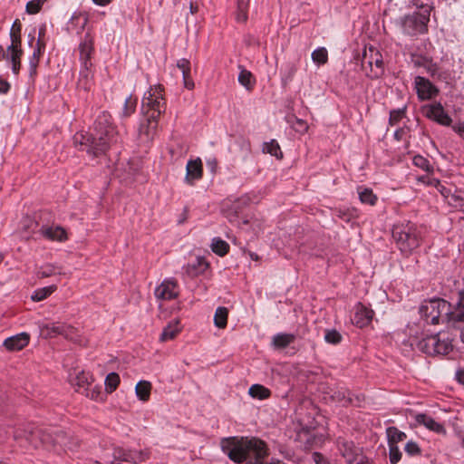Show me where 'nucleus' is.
I'll return each mask as SVG.
<instances>
[{"label":"nucleus","mask_w":464,"mask_h":464,"mask_svg":"<svg viewBox=\"0 0 464 464\" xmlns=\"http://www.w3.org/2000/svg\"><path fill=\"white\" fill-rule=\"evenodd\" d=\"M45 51V47L41 44L40 46L35 45L32 56L29 58V69H30V77L34 78L37 73V67L40 62L41 57L43 56Z\"/></svg>","instance_id":"obj_29"},{"label":"nucleus","mask_w":464,"mask_h":464,"mask_svg":"<svg viewBox=\"0 0 464 464\" xmlns=\"http://www.w3.org/2000/svg\"><path fill=\"white\" fill-rule=\"evenodd\" d=\"M56 289L57 286L55 285L38 288L34 292L32 299L35 302L43 301L50 296Z\"/></svg>","instance_id":"obj_41"},{"label":"nucleus","mask_w":464,"mask_h":464,"mask_svg":"<svg viewBox=\"0 0 464 464\" xmlns=\"http://www.w3.org/2000/svg\"><path fill=\"white\" fill-rule=\"evenodd\" d=\"M177 67L182 72V74L188 71H190V62L188 59L182 58L178 60Z\"/></svg>","instance_id":"obj_61"},{"label":"nucleus","mask_w":464,"mask_h":464,"mask_svg":"<svg viewBox=\"0 0 464 464\" xmlns=\"http://www.w3.org/2000/svg\"><path fill=\"white\" fill-rule=\"evenodd\" d=\"M359 199L362 204L374 206L378 200L377 196L373 193L372 188L359 187L358 188Z\"/></svg>","instance_id":"obj_35"},{"label":"nucleus","mask_w":464,"mask_h":464,"mask_svg":"<svg viewBox=\"0 0 464 464\" xmlns=\"http://www.w3.org/2000/svg\"><path fill=\"white\" fill-rule=\"evenodd\" d=\"M440 342V334L427 336L418 343V348L422 353L434 356L436 355V344Z\"/></svg>","instance_id":"obj_23"},{"label":"nucleus","mask_w":464,"mask_h":464,"mask_svg":"<svg viewBox=\"0 0 464 464\" xmlns=\"http://www.w3.org/2000/svg\"><path fill=\"white\" fill-rule=\"evenodd\" d=\"M337 447L346 464H354L362 456V449L351 440L339 438Z\"/></svg>","instance_id":"obj_11"},{"label":"nucleus","mask_w":464,"mask_h":464,"mask_svg":"<svg viewBox=\"0 0 464 464\" xmlns=\"http://www.w3.org/2000/svg\"><path fill=\"white\" fill-rule=\"evenodd\" d=\"M333 398L344 406L352 403L351 392L346 389L336 391Z\"/></svg>","instance_id":"obj_48"},{"label":"nucleus","mask_w":464,"mask_h":464,"mask_svg":"<svg viewBox=\"0 0 464 464\" xmlns=\"http://www.w3.org/2000/svg\"><path fill=\"white\" fill-rule=\"evenodd\" d=\"M59 273L60 272L57 271V268L54 266L47 264L39 267L36 275L38 278H45Z\"/></svg>","instance_id":"obj_49"},{"label":"nucleus","mask_w":464,"mask_h":464,"mask_svg":"<svg viewBox=\"0 0 464 464\" xmlns=\"http://www.w3.org/2000/svg\"><path fill=\"white\" fill-rule=\"evenodd\" d=\"M406 108L392 110L390 112L389 118V125L395 126L397 125L402 118L405 116Z\"/></svg>","instance_id":"obj_50"},{"label":"nucleus","mask_w":464,"mask_h":464,"mask_svg":"<svg viewBox=\"0 0 464 464\" xmlns=\"http://www.w3.org/2000/svg\"><path fill=\"white\" fill-rule=\"evenodd\" d=\"M248 394L253 399L266 400L271 396V391L261 384H253L248 390Z\"/></svg>","instance_id":"obj_37"},{"label":"nucleus","mask_w":464,"mask_h":464,"mask_svg":"<svg viewBox=\"0 0 464 464\" xmlns=\"http://www.w3.org/2000/svg\"><path fill=\"white\" fill-rule=\"evenodd\" d=\"M386 434L388 438V445H397L398 442H401L407 438L405 432L400 430L394 426L388 427L386 429Z\"/></svg>","instance_id":"obj_33"},{"label":"nucleus","mask_w":464,"mask_h":464,"mask_svg":"<svg viewBox=\"0 0 464 464\" xmlns=\"http://www.w3.org/2000/svg\"><path fill=\"white\" fill-rule=\"evenodd\" d=\"M92 376L89 372L82 371L76 374L72 384L75 386L76 392L84 394L89 391V387L92 386Z\"/></svg>","instance_id":"obj_22"},{"label":"nucleus","mask_w":464,"mask_h":464,"mask_svg":"<svg viewBox=\"0 0 464 464\" xmlns=\"http://www.w3.org/2000/svg\"><path fill=\"white\" fill-rule=\"evenodd\" d=\"M266 443L257 438L229 437L221 440L222 451L234 462L254 460Z\"/></svg>","instance_id":"obj_4"},{"label":"nucleus","mask_w":464,"mask_h":464,"mask_svg":"<svg viewBox=\"0 0 464 464\" xmlns=\"http://www.w3.org/2000/svg\"><path fill=\"white\" fill-rule=\"evenodd\" d=\"M260 454L254 459V460H248V463L246 464H284L282 461L278 459H271L270 461L266 460V458L268 455L267 447L265 444L263 450H260Z\"/></svg>","instance_id":"obj_43"},{"label":"nucleus","mask_w":464,"mask_h":464,"mask_svg":"<svg viewBox=\"0 0 464 464\" xmlns=\"http://www.w3.org/2000/svg\"><path fill=\"white\" fill-rule=\"evenodd\" d=\"M313 460L315 464H330L328 459L320 452L313 453Z\"/></svg>","instance_id":"obj_62"},{"label":"nucleus","mask_w":464,"mask_h":464,"mask_svg":"<svg viewBox=\"0 0 464 464\" xmlns=\"http://www.w3.org/2000/svg\"><path fill=\"white\" fill-rule=\"evenodd\" d=\"M179 292L177 280L168 278L163 280L162 283L156 287L154 294L159 300L169 301L177 298Z\"/></svg>","instance_id":"obj_12"},{"label":"nucleus","mask_w":464,"mask_h":464,"mask_svg":"<svg viewBox=\"0 0 464 464\" xmlns=\"http://www.w3.org/2000/svg\"><path fill=\"white\" fill-rule=\"evenodd\" d=\"M425 116L442 126H450L452 119L445 111L440 102H434L424 107Z\"/></svg>","instance_id":"obj_13"},{"label":"nucleus","mask_w":464,"mask_h":464,"mask_svg":"<svg viewBox=\"0 0 464 464\" xmlns=\"http://www.w3.org/2000/svg\"><path fill=\"white\" fill-rule=\"evenodd\" d=\"M237 20L240 23L247 20V5L243 0L237 2Z\"/></svg>","instance_id":"obj_52"},{"label":"nucleus","mask_w":464,"mask_h":464,"mask_svg":"<svg viewBox=\"0 0 464 464\" xmlns=\"http://www.w3.org/2000/svg\"><path fill=\"white\" fill-rule=\"evenodd\" d=\"M389 459L392 464H396L401 460V452L397 445H389Z\"/></svg>","instance_id":"obj_54"},{"label":"nucleus","mask_w":464,"mask_h":464,"mask_svg":"<svg viewBox=\"0 0 464 464\" xmlns=\"http://www.w3.org/2000/svg\"><path fill=\"white\" fill-rule=\"evenodd\" d=\"M208 268V263L204 257H197L195 261L183 267L186 275L191 278L205 273Z\"/></svg>","instance_id":"obj_20"},{"label":"nucleus","mask_w":464,"mask_h":464,"mask_svg":"<svg viewBox=\"0 0 464 464\" xmlns=\"http://www.w3.org/2000/svg\"><path fill=\"white\" fill-rule=\"evenodd\" d=\"M297 71V62H287L285 64H284L280 71L282 84L284 86L289 84L293 81Z\"/></svg>","instance_id":"obj_26"},{"label":"nucleus","mask_w":464,"mask_h":464,"mask_svg":"<svg viewBox=\"0 0 464 464\" xmlns=\"http://www.w3.org/2000/svg\"><path fill=\"white\" fill-rule=\"evenodd\" d=\"M203 176V165L199 158L196 160H189L186 165V176L185 182L193 186L196 181L202 179Z\"/></svg>","instance_id":"obj_14"},{"label":"nucleus","mask_w":464,"mask_h":464,"mask_svg":"<svg viewBox=\"0 0 464 464\" xmlns=\"http://www.w3.org/2000/svg\"><path fill=\"white\" fill-rule=\"evenodd\" d=\"M93 134L76 133L73 144L79 150L86 151L89 155L99 157L104 155L114 144L121 141L116 127L111 123V116L101 112L93 125Z\"/></svg>","instance_id":"obj_1"},{"label":"nucleus","mask_w":464,"mask_h":464,"mask_svg":"<svg viewBox=\"0 0 464 464\" xmlns=\"http://www.w3.org/2000/svg\"><path fill=\"white\" fill-rule=\"evenodd\" d=\"M439 334L440 342L436 344V355H446L453 349L451 340L448 336H445V334Z\"/></svg>","instance_id":"obj_38"},{"label":"nucleus","mask_w":464,"mask_h":464,"mask_svg":"<svg viewBox=\"0 0 464 464\" xmlns=\"http://www.w3.org/2000/svg\"><path fill=\"white\" fill-rule=\"evenodd\" d=\"M404 450L409 456H419L421 454L420 448L415 441L412 440H410L406 443Z\"/></svg>","instance_id":"obj_55"},{"label":"nucleus","mask_w":464,"mask_h":464,"mask_svg":"<svg viewBox=\"0 0 464 464\" xmlns=\"http://www.w3.org/2000/svg\"><path fill=\"white\" fill-rule=\"evenodd\" d=\"M295 340V335L292 334H277L273 337L272 343L276 349H285Z\"/></svg>","instance_id":"obj_31"},{"label":"nucleus","mask_w":464,"mask_h":464,"mask_svg":"<svg viewBox=\"0 0 464 464\" xmlns=\"http://www.w3.org/2000/svg\"><path fill=\"white\" fill-rule=\"evenodd\" d=\"M151 383L148 381H140L135 387V392L139 400L148 401L150 397Z\"/></svg>","instance_id":"obj_34"},{"label":"nucleus","mask_w":464,"mask_h":464,"mask_svg":"<svg viewBox=\"0 0 464 464\" xmlns=\"http://www.w3.org/2000/svg\"><path fill=\"white\" fill-rule=\"evenodd\" d=\"M22 48L9 49L7 48L6 60H10L12 63V71L14 74L17 75L21 69V59L23 56Z\"/></svg>","instance_id":"obj_27"},{"label":"nucleus","mask_w":464,"mask_h":464,"mask_svg":"<svg viewBox=\"0 0 464 464\" xmlns=\"http://www.w3.org/2000/svg\"><path fill=\"white\" fill-rule=\"evenodd\" d=\"M30 334L24 332L6 338L3 345L10 352L21 351L29 344Z\"/></svg>","instance_id":"obj_16"},{"label":"nucleus","mask_w":464,"mask_h":464,"mask_svg":"<svg viewBox=\"0 0 464 464\" xmlns=\"http://www.w3.org/2000/svg\"><path fill=\"white\" fill-rule=\"evenodd\" d=\"M413 86L420 102L430 101L440 93L439 88L423 76H416Z\"/></svg>","instance_id":"obj_9"},{"label":"nucleus","mask_w":464,"mask_h":464,"mask_svg":"<svg viewBox=\"0 0 464 464\" xmlns=\"http://www.w3.org/2000/svg\"><path fill=\"white\" fill-rule=\"evenodd\" d=\"M159 119L144 117L139 128V137L143 142H149L153 140L158 128Z\"/></svg>","instance_id":"obj_15"},{"label":"nucleus","mask_w":464,"mask_h":464,"mask_svg":"<svg viewBox=\"0 0 464 464\" xmlns=\"http://www.w3.org/2000/svg\"><path fill=\"white\" fill-rule=\"evenodd\" d=\"M113 456L116 459L121 461L139 464L149 459V452L146 450H137L117 447L113 450Z\"/></svg>","instance_id":"obj_10"},{"label":"nucleus","mask_w":464,"mask_h":464,"mask_svg":"<svg viewBox=\"0 0 464 464\" xmlns=\"http://www.w3.org/2000/svg\"><path fill=\"white\" fill-rule=\"evenodd\" d=\"M295 128L298 131H306L308 125L304 120L295 119Z\"/></svg>","instance_id":"obj_64"},{"label":"nucleus","mask_w":464,"mask_h":464,"mask_svg":"<svg viewBox=\"0 0 464 464\" xmlns=\"http://www.w3.org/2000/svg\"><path fill=\"white\" fill-rule=\"evenodd\" d=\"M421 11H416L401 18V31L405 35L415 37L428 33L430 7L420 5Z\"/></svg>","instance_id":"obj_6"},{"label":"nucleus","mask_w":464,"mask_h":464,"mask_svg":"<svg viewBox=\"0 0 464 464\" xmlns=\"http://www.w3.org/2000/svg\"><path fill=\"white\" fill-rule=\"evenodd\" d=\"M420 317L428 324H446L459 328L464 324V291H458L454 303L441 298L424 301L420 306Z\"/></svg>","instance_id":"obj_2"},{"label":"nucleus","mask_w":464,"mask_h":464,"mask_svg":"<svg viewBox=\"0 0 464 464\" xmlns=\"http://www.w3.org/2000/svg\"><path fill=\"white\" fill-rule=\"evenodd\" d=\"M71 332L72 328L70 326L54 323L47 324L42 329L43 334L48 338H53L57 335H64L65 337H68Z\"/></svg>","instance_id":"obj_21"},{"label":"nucleus","mask_w":464,"mask_h":464,"mask_svg":"<svg viewBox=\"0 0 464 464\" xmlns=\"http://www.w3.org/2000/svg\"><path fill=\"white\" fill-rule=\"evenodd\" d=\"M89 22V16L84 12L74 13L69 21V26L76 32L77 34H81Z\"/></svg>","instance_id":"obj_25"},{"label":"nucleus","mask_w":464,"mask_h":464,"mask_svg":"<svg viewBox=\"0 0 464 464\" xmlns=\"http://www.w3.org/2000/svg\"><path fill=\"white\" fill-rule=\"evenodd\" d=\"M228 310L226 307L217 308L214 315V324L218 328H225L227 324Z\"/></svg>","instance_id":"obj_40"},{"label":"nucleus","mask_w":464,"mask_h":464,"mask_svg":"<svg viewBox=\"0 0 464 464\" xmlns=\"http://www.w3.org/2000/svg\"><path fill=\"white\" fill-rule=\"evenodd\" d=\"M414 419L417 424L424 426L429 430H431L437 434L446 433L444 426L428 414L419 413L415 415Z\"/></svg>","instance_id":"obj_19"},{"label":"nucleus","mask_w":464,"mask_h":464,"mask_svg":"<svg viewBox=\"0 0 464 464\" xmlns=\"http://www.w3.org/2000/svg\"><path fill=\"white\" fill-rule=\"evenodd\" d=\"M80 61L92 60V55L94 51L93 42L88 34L85 35L83 42L80 44Z\"/></svg>","instance_id":"obj_30"},{"label":"nucleus","mask_w":464,"mask_h":464,"mask_svg":"<svg viewBox=\"0 0 464 464\" xmlns=\"http://www.w3.org/2000/svg\"><path fill=\"white\" fill-rule=\"evenodd\" d=\"M239 83L246 87L247 90H252L256 83L254 76L251 72L242 69L238 75Z\"/></svg>","instance_id":"obj_42"},{"label":"nucleus","mask_w":464,"mask_h":464,"mask_svg":"<svg viewBox=\"0 0 464 464\" xmlns=\"http://www.w3.org/2000/svg\"><path fill=\"white\" fill-rule=\"evenodd\" d=\"M312 60L314 63L321 65L325 64L328 61V52L324 47L315 49L312 53Z\"/></svg>","instance_id":"obj_46"},{"label":"nucleus","mask_w":464,"mask_h":464,"mask_svg":"<svg viewBox=\"0 0 464 464\" xmlns=\"http://www.w3.org/2000/svg\"><path fill=\"white\" fill-rule=\"evenodd\" d=\"M212 251L219 256H226L229 251V245L220 237H215L211 243Z\"/></svg>","instance_id":"obj_39"},{"label":"nucleus","mask_w":464,"mask_h":464,"mask_svg":"<svg viewBox=\"0 0 464 464\" xmlns=\"http://www.w3.org/2000/svg\"><path fill=\"white\" fill-rule=\"evenodd\" d=\"M137 103H138L137 97L132 96V95L128 96L125 99L123 108L120 113L121 118L126 119V118H129L130 116H131L136 111Z\"/></svg>","instance_id":"obj_36"},{"label":"nucleus","mask_w":464,"mask_h":464,"mask_svg":"<svg viewBox=\"0 0 464 464\" xmlns=\"http://www.w3.org/2000/svg\"><path fill=\"white\" fill-rule=\"evenodd\" d=\"M184 86L188 90H192L195 86L194 82L191 78V70L184 72L183 74Z\"/></svg>","instance_id":"obj_60"},{"label":"nucleus","mask_w":464,"mask_h":464,"mask_svg":"<svg viewBox=\"0 0 464 464\" xmlns=\"http://www.w3.org/2000/svg\"><path fill=\"white\" fill-rule=\"evenodd\" d=\"M47 0H30L27 2L25 11L29 14H35L40 12L42 6Z\"/></svg>","instance_id":"obj_51"},{"label":"nucleus","mask_w":464,"mask_h":464,"mask_svg":"<svg viewBox=\"0 0 464 464\" xmlns=\"http://www.w3.org/2000/svg\"><path fill=\"white\" fill-rule=\"evenodd\" d=\"M11 89V84L5 79L0 78V94H6Z\"/></svg>","instance_id":"obj_63"},{"label":"nucleus","mask_w":464,"mask_h":464,"mask_svg":"<svg viewBox=\"0 0 464 464\" xmlns=\"http://www.w3.org/2000/svg\"><path fill=\"white\" fill-rule=\"evenodd\" d=\"M415 65L422 67L425 72L433 79H440V67L436 63L427 57H420L415 61Z\"/></svg>","instance_id":"obj_24"},{"label":"nucleus","mask_w":464,"mask_h":464,"mask_svg":"<svg viewBox=\"0 0 464 464\" xmlns=\"http://www.w3.org/2000/svg\"><path fill=\"white\" fill-rule=\"evenodd\" d=\"M374 312L359 303L355 306V313L352 319L353 324L357 327L363 328L369 325L372 320Z\"/></svg>","instance_id":"obj_17"},{"label":"nucleus","mask_w":464,"mask_h":464,"mask_svg":"<svg viewBox=\"0 0 464 464\" xmlns=\"http://www.w3.org/2000/svg\"><path fill=\"white\" fill-rule=\"evenodd\" d=\"M82 63V69L80 71V76L81 80L82 79L87 80L91 73V68L92 66V60H84L81 61Z\"/></svg>","instance_id":"obj_56"},{"label":"nucleus","mask_w":464,"mask_h":464,"mask_svg":"<svg viewBox=\"0 0 464 464\" xmlns=\"http://www.w3.org/2000/svg\"><path fill=\"white\" fill-rule=\"evenodd\" d=\"M418 180L423 184H426L428 186H431V187H434L438 189H440V187H443L441 184H440V181L436 179V178H433L430 175H422L420 177L418 178Z\"/></svg>","instance_id":"obj_53"},{"label":"nucleus","mask_w":464,"mask_h":464,"mask_svg":"<svg viewBox=\"0 0 464 464\" xmlns=\"http://www.w3.org/2000/svg\"><path fill=\"white\" fill-rule=\"evenodd\" d=\"M412 164L415 167L420 168L428 173L433 172L432 165L430 163V161L426 158H424L421 155H415L412 158Z\"/></svg>","instance_id":"obj_45"},{"label":"nucleus","mask_w":464,"mask_h":464,"mask_svg":"<svg viewBox=\"0 0 464 464\" xmlns=\"http://www.w3.org/2000/svg\"><path fill=\"white\" fill-rule=\"evenodd\" d=\"M362 67L369 77H381L384 72L382 55L375 48L370 47L363 54Z\"/></svg>","instance_id":"obj_8"},{"label":"nucleus","mask_w":464,"mask_h":464,"mask_svg":"<svg viewBox=\"0 0 464 464\" xmlns=\"http://www.w3.org/2000/svg\"><path fill=\"white\" fill-rule=\"evenodd\" d=\"M180 323L179 320H175L169 323L163 330L160 340L165 342L169 340H172L176 337V335L180 332Z\"/></svg>","instance_id":"obj_32"},{"label":"nucleus","mask_w":464,"mask_h":464,"mask_svg":"<svg viewBox=\"0 0 464 464\" xmlns=\"http://www.w3.org/2000/svg\"><path fill=\"white\" fill-rule=\"evenodd\" d=\"M21 31L22 24L19 19H15L10 30L11 44L7 48H22Z\"/></svg>","instance_id":"obj_28"},{"label":"nucleus","mask_w":464,"mask_h":464,"mask_svg":"<svg viewBox=\"0 0 464 464\" xmlns=\"http://www.w3.org/2000/svg\"><path fill=\"white\" fill-rule=\"evenodd\" d=\"M266 151L276 157H278V153L282 154L278 143L275 140L266 144Z\"/></svg>","instance_id":"obj_58"},{"label":"nucleus","mask_w":464,"mask_h":464,"mask_svg":"<svg viewBox=\"0 0 464 464\" xmlns=\"http://www.w3.org/2000/svg\"><path fill=\"white\" fill-rule=\"evenodd\" d=\"M101 387H98V386H90L89 387V391H87L84 395L87 397V398H90L92 400H99L100 396H101Z\"/></svg>","instance_id":"obj_57"},{"label":"nucleus","mask_w":464,"mask_h":464,"mask_svg":"<svg viewBox=\"0 0 464 464\" xmlns=\"http://www.w3.org/2000/svg\"><path fill=\"white\" fill-rule=\"evenodd\" d=\"M392 237L400 252L409 256L422 243L423 229L411 221L395 224Z\"/></svg>","instance_id":"obj_5"},{"label":"nucleus","mask_w":464,"mask_h":464,"mask_svg":"<svg viewBox=\"0 0 464 464\" xmlns=\"http://www.w3.org/2000/svg\"><path fill=\"white\" fill-rule=\"evenodd\" d=\"M46 30L47 29H46V25L45 24H42L40 26L39 34H38V39H37V42H36L35 45L40 46L41 44H42L44 47L46 46V42H45Z\"/></svg>","instance_id":"obj_59"},{"label":"nucleus","mask_w":464,"mask_h":464,"mask_svg":"<svg viewBox=\"0 0 464 464\" xmlns=\"http://www.w3.org/2000/svg\"><path fill=\"white\" fill-rule=\"evenodd\" d=\"M40 234L51 241L64 242L68 239L65 228L61 226H43Z\"/></svg>","instance_id":"obj_18"},{"label":"nucleus","mask_w":464,"mask_h":464,"mask_svg":"<svg viewBox=\"0 0 464 464\" xmlns=\"http://www.w3.org/2000/svg\"><path fill=\"white\" fill-rule=\"evenodd\" d=\"M167 102L164 97V87L158 84L150 87L141 101V113L143 117L160 119L166 111Z\"/></svg>","instance_id":"obj_7"},{"label":"nucleus","mask_w":464,"mask_h":464,"mask_svg":"<svg viewBox=\"0 0 464 464\" xmlns=\"http://www.w3.org/2000/svg\"><path fill=\"white\" fill-rule=\"evenodd\" d=\"M120 376L116 372H111L105 379V390L108 393L113 392L120 384Z\"/></svg>","instance_id":"obj_44"},{"label":"nucleus","mask_w":464,"mask_h":464,"mask_svg":"<svg viewBox=\"0 0 464 464\" xmlns=\"http://www.w3.org/2000/svg\"><path fill=\"white\" fill-rule=\"evenodd\" d=\"M343 340L342 334L335 329H327L324 333V341L330 344H339Z\"/></svg>","instance_id":"obj_47"},{"label":"nucleus","mask_w":464,"mask_h":464,"mask_svg":"<svg viewBox=\"0 0 464 464\" xmlns=\"http://www.w3.org/2000/svg\"><path fill=\"white\" fill-rule=\"evenodd\" d=\"M14 439L19 445L26 450L44 448L46 450H53L60 453V449L69 448L67 445L66 434L56 430L49 431L42 429L26 431L24 430H16L14 432Z\"/></svg>","instance_id":"obj_3"}]
</instances>
